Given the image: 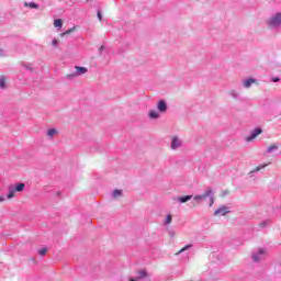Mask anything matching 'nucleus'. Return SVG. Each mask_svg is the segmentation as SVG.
Instances as JSON below:
<instances>
[{"instance_id": "1", "label": "nucleus", "mask_w": 281, "mask_h": 281, "mask_svg": "<svg viewBox=\"0 0 281 281\" xmlns=\"http://www.w3.org/2000/svg\"><path fill=\"white\" fill-rule=\"evenodd\" d=\"M25 190V183L23 182H16L13 184H10L8 187V194H7V199H14L16 196V194L23 192Z\"/></svg>"}, {"instance_id": "2", "label": "nucleus", "mask_w": 281, "mask_h": 281, "mask_svg": "<svg viewBox=\"0 0 281 281\" xmlns=\"http://www.w3.org/2000/svg\"><path fill=\"white\" fill-rule=\"evenodd\" d=\"M266 23L270 30H278L281 25V12L273 13Z\"/></svg>"}, {"instance_id": "3", "label": "nucleus", "mask_w": 281, "mask_h": 281, "mask_svg": "<svg viewBox=\"0 0 281 281\" xmlns=\"http://www.w3.org/2000/svg\"><path fill=\"white\" fill-rule=\"evenodd\" d=\"M265 258H267V249L263 248L255 250L251 255L254 262H261V260H265Z\"/></svg>"}, {"instance_id": "4", "label": "nucleus", "mask_w": 281, "mask_h": 281, "mask_svg": "<svg viewBox=\"0 0 281 281\" xmlns=\"http://www.w3.org/2000/svg\"><path fill=\"white\" fill-rule=\"evenodd\" d=\"M170 148L171 150H179L183 146V139L181 137L173 135L170 137Z\"/></svg>"}, {"instance_id": "5", "label": "nucleus", "mask_w": 281, "mask_h": 281, "mask_svg": "<svg viewBox=\"0 0 281 281\" xmlns=\"http://www.w3.org/2000/svg\"><path fill=\"white\" fill-rule=\"evenodd\" d=\"M207 196H212V189H207L204 194L195 195L193 198V201H196V203H201V201H204V199H207Z\"/></svg>"}, {"instance_id": "6", "label": "nucleus", "mask_w": 281, "mask_h": 281, "mask_svg": "<svg viewBox=\"0 0 281 281\" xmlns=\"http://www.w3.org/2000/svg\"><path fill=\"white\" fill-rule=\"evenodd\" d=\"M157 109L159 113H166V111H168V103H166L164 100H160L157 103Z\"/></svg>"}, {"instance_id": "7", "label": "nucleus", "mask_w": 281, "mask_h": 281, "mask_svg": "<svg viewBox=\"0 0 281 281\" xmlns=\"http://www.w3.org/2000/svg\"><path fill=\"white\" fill-rule=\"evenodd\" d=\"M215 216H225V214H229V209L226 206H222L215 211Z\"/></svg>"}, {"instance_id": "8", "label": "nucleus", "mask_w": 281, "mask_h": 281, "mask_svg": "<svg viewBox=\"0 0 281 281\" xmlns=\"http://www.w3.org/2000/svg\"><path fill=\"white\" fill-rule=\"evenodd\" d=\"M261 133H262V130H260V128L254 130L252 133L250 134V136H248V137L246 138V142H251V139H256V137H257L258 135H260Z\"/></svg>"}, {"instance_id": "9", "label": "nucleus", "mask_w": 281, "mask_h": 281, "mask_svg": "<svg viewBox=\"0 0 281 281\" xmlns=\"http://www.w3.org/2000/svg\"><path fill=\"white\" fill-rule=\"evenodd\" d=\"M46 136L48 137V139H54V137L58 136V130L56 128L47 130Z\"/></svg>"}, {"instance_id": "10", "label": "nucleus", "mask_w": 281, "mask_h": 281, "mask_svg": "<svg viewBox=\"0 0 281 281\" xmlns=\"http://www.w3.org/2000/svg\"><path fill=\"white\" fill-rule=\"evenodd\" d=\"M148 117L149 120H159L161 115L159 114V112H157V110H150L148 112Z\"/></svg>"}, {"instance_id": "11", "label": "nucleus", "mask_w": 281, "mask_h": 281, "mask_svg": "<svg viewBox=\"0 0 281 281\" xmlns=\"http://www.w3.org/2000/svg\"><path fill=\"white\" fill-rule=\"evenodd\" d=\"M251 85H256L255 78L245 79L243 81V86L245 87V89H249V87H251Z\"/></svg>"}, {"instance_id": "12", "label": "nucleus", "mask_w": 281, "mask_h": 281, "mask_svg": "<svg viewBox=\"0 0 281 281\" xmlns=\"http://www.w3.org/2000/svg\"><path fill=\"white\" fill-rule=\"evenodd\" d=\"M75 69L77 71V76H82L83 74H87V71H88L86 67H80V66H76Z\"/></svg>"}, {"instance_id": "13", "label": "nucleus", "mask_w": 281, "mask_h": 281, "mask_svg": "<svg viewBox=\"0 0 281 281\" xmlns=\"http://www.w3.org/2000/svg\"><path fill=\"white\" fill-rule=\"evenodd\" d=\"M228 95H231V98H233L234 100H238L240 93H238V91H236L235 89H232L228 91Z\"/></svg>"}, {"instance_id": "14", "label": "nucleus", "mask_w": 281, "mask_h": 281, "mask_svg": "<svg viewBox=\"0 0 281 281\" xmlns=\"http://www.w3.org/2000/svg\"><path fill=\"white\" fill-rule=\"evenodd\" d=\"M278 148H280V146H278V144H272L267 148V153L268 155H271V153H276V150H278Z\"/></svg>"}, {"instance_id": "15", "label": "nucleus", "mask_w": 281, "mask_h": 281, "mask_svg": "<svg viewBox=\"0 0 281 281\" xmlns=\"http://www.w3.org/2000/svg\"><path fill=\"white\" fill-rule=\"evenodd\" d=\"M191 200H192V195H186V196L178 198V201L180 203H188V201H191Z\"/></svg>"}, {"instance_id": "16", "label": "nucleus", "mask_w": 281, "mask_h": 281, "mask_svg": "<svg viewBox=\"0 0 281 281\" xmlns=\"http://www.w3.org/2000/svg\"><path fill=\"white\" fill-rule=\"evenodd\" d=\"M52 47H54V49L58 48V46L60 45V40L54 37L50 42Z\"/></svg>"}, {"instance_id": "17", "label": "nucleus", "mask_w": 281, "mask_h": 281, "mask_svg": "<svg viewBox=\"0 0 281 281\" xmlns=\"http://www.w3.org/2000/svg\"><path fill=\"white\" fill-rule=\"evenodd\" d=\"M54 27H57L58 30H60L63 27V20L61 19L54 20Z\"/></svg>"}, {"instance_id": "18", "label": "nucleus", "mask_w": 281, "mask_h": 281, "mask_svg": "<svg viewBox=\"0 0 281 281\" xmlns=\"http://www.w3.org/2000/svg\"><path fill=\"white\" fill-rule=\"evenodd\" d=\"M122 194H123L122 190H117V189L112 192L113 199H121Z\"/></svg>"}, {"instance_id": "19", "label": "nucleus", "mask_w": 281, "mask_h": 281, "mask_svg": "<svg viewBox=\"0 0 281 281\" xmlns=\"http://www.w3.org/2000/svg\"><path fill=\"white\" fill-rule=\"evenodd\" d=\"M136 278L137 280H144L146 278V270L138 271Z\"/></svg>"}, {"instance_id": "20", "label": "nucleus", "mask_w": 281, "mask_h": 281, "mask_svg": "<svg viewBox=\"0 0 281 281\" xmlns=\"http://www.w3.org/2000/svg\"><path fill=\"white\" fill-rule=\"evenodd\" d=\"M76 32V26L68 29L66 32L61 33L60 36H67V34H71Z\"/></svg>"}, {"instance_id": "21", "label": "nucleus", "mask_w": 281, "mask_h": 281, "mask_svg": "<svg viewBox=\"0 0 281 281\" xmlns=\"http://www.w3.org/2000/svg\"><path fill=\"white\" fill-rule=\"evenodd\" d=\"M192 247V244H189L184 246L182 249H180L176 255L179 256V254H183V251H188Z\"/></svg>"}, {"instance_id": "22", "label": "nucleus", "mask_w": 281, "mask_h": 281, "mask_svg": "<svg viewBox=\"0 0 281 281\" xmlns=\"http://www.w3.org/2000/svg\"><path fill=\"white\" fill-rule=\"evenodd\" d=\"M0 89H5V77H0Z\"/></svg>"}, {"instance_id": "23", "label": "nucleus", "mask_w": 281, "mask_h": 281, "mask_svg": "<svg viewBox=\"0 0 281 281\" xmlns=\"http://www.w3.org/2000/svg\"><path fill=\"white\" fill-rule=\"evenodd\" d=\"M263 168H267V165H261V166H258L256 167L252 171H250L251 173L254 172H260V170H262Z\"/></svg>"}, {"instance_id": "24", "label": "nucleus", "mask_w": 281, "mask_h": 281, "mask_svg": "<svg viewBox=\"0 0 281 281\" xmlns=\"http://www.w3.org/2000/svg\"><path fill=\"white\" fill-rule=\"evenodd\" d=\"M172 223V215L168 214L165 218V225H170Z\"/></svg>"}, {"instance_id": "25", "label": "nucleus", "mask_w": 281, "mask_h": 281, "mask_svg": "<svg viewBox=\"0 0 281 281\" xmlns=\"http://www.w3.org/2000/svg\"><path fill=\"white\" fill-rule=\"evenodd\" d=\"M38 254H40L41 256H45V254H47V248H42V249H40V250H38Z\"/></svg>"}, {"instance_id": "26", "label": "nucleus", "mask_w": 281, "mask_h": 281, "mask_svg": "<svg viewBox=\"0 0 281 281\" xmlns=\"http://www.w3.org/2000/svg\"><path fill=\"white\" fill-rule=\"evenodd\" d=\"M29 8H32V9H36V8H38V4H36V3H34V2H30L29 3Z\"/></svg>"}, {"instance_id": "27", "label": "nucleus", "mask_w": 281, "mask_h": 281, "mask_svg": "<svg viewBox=\"0 0 281 281\" xmlns=\"http://www.w3.org/2000/svg\"><path fill=\"white\" fill-rule=\"evenodd\" d=\"M209 205H210V207H212L214 205V198L213 196H211Z\"/></svg>"}, {"instance_id": "28", "label": "nucleus", "mask_w": 281, "mask_h": 281, "mask_svg": "<svg viewBox=\"0 0 281 281\" xmlns=\"http://www.w3.org/2000/svg\"><path fill=\"white\" fill-rule=\"evenodd\" d=\"M0 56H5V50L3 48H0Z\"/></svg>"}, {"instance_id": "29", "label": "nucleus", "mask_w": 281, "mask_h": 281, "mask_svg": "<svg viewBox=\"0 0 281 281\" xmlns=\"http://www.w3.org/2000/svg\"><path fill=\"white\" fill-rule=\"evenodd\" d=\"M266 225H269V221H266V222L261 223L260 227H265Z\"/></svg>"}, {"instance_id": "30", "label": "nucleus", "mask_w": 281, "mask_h": 281, "mask_svg": "<svg viewBox=\"0 0 281 281\" xmlns=\"http://www.w3.org/2000/svg\"><path fill=\"white\" fill-rule=\"evenodd\" d=\"M98 19L99 21H102V13L100 11H98Z\"/></svg>"}, {"instance_id": "31", "label": "nucleus", "mask_w": 281, "mask_h": 281, "mask_svg": "<svg viewBox=\"0 0 281 281\" xmlns=\"http://www.w3.org/2000/svg\"><path fill=\"white\" fill-rule=\"evenodd\" d=\"M23 67H24L25 69L32 70V65H23Z\"/></svg>"}, {"instance_id": "32", "label": "nucleus", "mask_w": 281, "mask_h": 281, "mask_svg": "<svg viewBox=\"0 0 281 281\" xmlns=\"http://www.w3.org/2000/svg\"><path fill=\"white\" fill-rule=\"evenodd\" d=\"M272 82H280V78H278V77L273 78Z\"/></svg>"}, {"instance_id": "33", "label": "nucleus", "mask_w": 281, "mask_h": 281, "mask_svg": "<svg viewBox=\"0 0 281 281\" xmlns=\"http://www.w3.org/2000/svg\"><path fill=\"white\" fill-rule=\"evenodd\" d=\"M128 281H139V279L136 278H130Z\"/></svg>"}, {"instance_id": "34", "label": "nucleus", "mask_w": 281, "mask_h": 281, "mask_svg": "<svg viewBox=\"0 0 281 281\" xmlns=\"http://www.w3.org/2000/svg\"><path fill=\"white\" fill-rule=\"evenodd\" d=\"M2 201H5V196L0 195V203H2Z\"/></svg>"}, {"instance_id": "35", "label": "nucleus", "mask_w": 281, "mask_h": 281, "mask_svg": "<svg viewBox=\"0 0 281 281\" xmlns=\"http://www.w3.org/2000/svg\"><path fill=\"white\" fill-rule=\"evenodd\" d=\"M102 49H104V46H101V47L99 48V52L101 53V52H102Z\"/></svg>"}]
</instances>
